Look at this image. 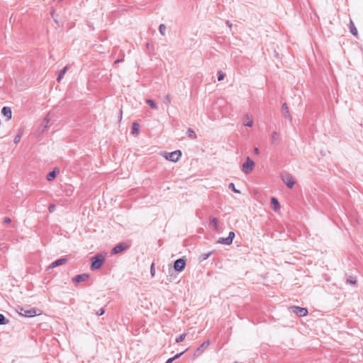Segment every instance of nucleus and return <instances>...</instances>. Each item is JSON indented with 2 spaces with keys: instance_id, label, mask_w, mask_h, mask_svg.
<instances>
[{
  "instance_id": "obj_1",
  "label": "nucleus",
  "mask_w": 363,
  "mask_h": 363,
  "mask_svg": "<svg viewBox=\"0 0 363 363\" xmlns=\"http://www.w3.org/2000/svg\"><path fill=\"white\" fill-rule=\"evenodd\" d=\"M105 261V257L101 254H98L92 257L91 269L96 270L100 269Z\"/></svg>"
},
{
  "instance_id": "obj_2",
  "label": "nucleus",
  "mask_w": 363,
  "mask_h": 363,
  "mask_svg": "<svg viewBox=\"0 0 363 363\" xmlns=\"http://www.w3.org/2000/svg\"><path fill=\"white\" fill-rule=\"evenodd\" d=\"M164 157L167 160L177 162L182 157V152L180 150H175L172 152H164Z\"/></svg>"
},
{
  "instance_id": "obj_3",
  "label": "nucleus",
  "mask_w": 363,
  "mask_h": 363,
  "mask_svg": "<svg viewBox=\"0 0 363 363\" xmlns=\"http://www.w3.org/2000/svg\"><path fill=\"white\" fill-rule=\"evenodd\" d=\"M281 179L288 188L292 189L296 184V181L291 174L285 172L281 174Z\"/></svg>"
},
{
  "instance_id": "obj_4",
  "label": "nucleus",
  "mask_w": 363,
  "mask_h": 363,
  "mask_svg": "<svg viewBox=\"0 0 363 363\" xmlns=\"http://www.w3.org/2000/svg\"><path fill=\"white\" fill-rule=\"evenodd\" d=\"M254 166L255 162L249 157H247L245 162L242 164V170L244 173L249 174L252 171Z\"/></svg>"
},
{
  "instance_id": "obj_5",
  "label": "nucleus",
  "mask_w": 363,
  "mask_h": 363,
  "mask_svg": "<svg viewBox=\"0 0 363 363\" xmlns=\"http://www.w3.org/2000/svg\"><path fill=\"white\" fill-rule=\"evenodd\" d=\"M235 233L233 231H230L227 238H220L217 243L225 245H230L233 242V239L235 238Z\"/></svg>"
},
{
  "instance_id": "obj_6",
  "label": "nucleus",
  "mask_w": 363,
  "mask_h": 363,
  "mask_svg": "<svg viewBox=\"0 0 363 363\" xmlns=\"http://www.w3.org/2000/svg\"><path fill=\"white\" fill-rule=\"evenodd\" d=\"M291 311L299 317H304L308 314V310L306 308H303L300 306H291L289 308Z\"/></svg>"
},
{
  "instance_id": "obj_7",
  "label": "nucleus",
  "mask_w": 363,
  "mask_h": 363,
  "mask_svg": "<svg viewBox=\"0 0 363 363\" xmlns=\"http://www.w3.org/2000/svg\"><path fill=\"white\" fill-rule=\"evenodd\" d=\"M186 266V261L183 258L177 259L174 263V269L177 272H182Z\"/></svg>"
},
{
  "instance_id": "obj_8",
  "label": "nucleus",
  "mask_w": 363,
  "mask_h": 363,
  "mask_svg": "<svg viewBox=\"0 0 363 363\" xmlns=\"http://www.w3.org/2000/svg\"><path fill=\"white\" fill-rule=\"evenodd\" d=\"M19 313L23 316L31 318V317H34L35 315H36V311L35 308L27 310L23 308H21Z\"/></svg>"
},
{
  "instance_id": "obj_9",
  "label": "nucleus",
  "mask_w": 363,
  "mask_h": 363,
  "mask_svg": "<svg viewBox=\"0 0 363 363\" xmlns=\"http://www.w3.org/2000/svg\"><path fill=\"white\" fill-rule=\"evenodd\" d=\"M129 248V245L126 243H120L116 245L111 250L112 254H118L123 250Z\"/></svg>"
},
{
  "instance_id": "obj_10",
  "label": "nucleus",
  "mask_w": 363,
  "mask_h": 363,
  "mask_svg": "<svg viewBox=\"0 0 363 363\" xmlns=\"http://www.w3.org/2000/svg\"><path fill=\"white\" fill-rule=\"evenodd\" d=\"M89 278V274H78V275L75 276L72 279V281H73V282H75V283H79V282L87 281Z\"/></svg>"
},
{
  "instance_id": "obj_11",
  "label": "nucleus",
  "mask_w": 363,
  "mask_h": 363,
  "mask_svg": "<svg viewBox=\"0 0 363 363\" xmlns=\"http://www.w3.org/2000/svg\"><path fill=\"white\" fill-rule=\"evenodd\" d=\"M279 143H280L279 134L276 131L272 132L271 134V143L273 145H277L279 144Z\"/></svg>"
},
{
  "instance_id": "obj_12",
  "label": "nucleus",
  "mask_w": 363,
  "mask_h": 363,
  "mask_svg": "<svg viewBox=\"0 0 363 363\" xmlns=\"http://www.w3.org/2000/svg\"><path fill=\"white\" fill-rule=\"evenodd\" d=\"M67 259L65 257L58 259L54 261L53 262H52L50 264V265L49 266V268H50V269L55 268L56 267H58L60 265L67 263Z\"/></svg>"
},
{
  "instance_id": "obj_13",
  "label": "nucleus",
  "mask_w": 363,
  "mask_h": 363,
  "mask_svg": "<svg viewBox=\"0 0 363 363\" xmlns=\"http://www.w3.org/2000/svg\"><path fill=\"white\" fill-rule=\"evenodd\" d=\"M1 113L6 118L7 120H10L12 117V111L11 108L8 106H4L1 109Z\"/></svg>"
},
{
  "instance_id": "obj_14",
  "label": "nucleus",
  "mask_w": 363,
  "mask_h": 363,
  "mask_svg": "<svg viewBox=\"0 0 363 363\" xmlns=\"http://www.w3.org/2000/svg\"><path fill=\"white\" fill-rule=\"evenodd\" d=\"M243 124L247 127H252L253 125V121L248 113H246L244 116Z\"/></svg>"
},
{
  "instance_id": "obj_15",
  "label": "nucleus",
  "mask_w": 363,
  "mask_h": 363,
  "mask_svg": "<svg viewBox=\"0 0 363 363\" xmlns=\"http://www.w3.org/2000/svg\"><path fill=\"white\" fill-rule=\"evenodd\" d=\"M349 28H350V33L354 36L357 37V35H358L357 29L354 22L352 21V19L350 20Z\"/></svg>"
},
{
  "instance_id": "obj_16",
  "label": "nucleus",
  "mask_w": 363,
  "mask_h": 363,
  "mask_svg": "<svg viewBox=\"0 0 363 363\" xmlns=\"http://www.w3.org/2000/svg\"><path fill=\"white\" fill-rule=\"evenodd\" d=\"M282 110L284 111V117L285 118H288L289 119L290 121L292 120V118H291V116L289 113V108H288V106L286 103L283 104L282 105Z\"/></svg>"
},
{
  "instance_id": "obj_17",
  "label": "nucleus",
  "mask_w": 363,
  "mask_h": 363,
  "mask_svg": "<svg viewBox=\"0 0 363 363\" xmlns=\"http://www.w3.org/2000/svg\"><path fill=\"white\" fill-rule=\"evenodd\" d=\"M68 67L66 66L63 69H62L59 74H58V76H57V80L58 82H60L61 79L63 78L64 75L65 74L67 70Z\"/></svg>"
},
{
  "instance_id": "obj_18",
  "label": "nucleus",
  "mask_w": 363,
  "mask_h": 363,
  "mask_svg": "<svg viewBox=\"0 0 363 363\" xmlns=\"http://www.w3.org/2000/svg\"><path fill=\"white\" fill-rule=\"evenodd\" d=\"M271 203L273 205L274 210H275V211H277V209H279L280 208V205H279L278 200L274 197H272L271 199Z\"/></svg>"
},
{
  "instance_id": "obj_19",
  "label": "nucleus",
  "mask_w": 363,
  "mask_h": 363,
  "mask_svg": "<svg viewBox=\"0 0 363 363\" xmlns=\"http://www.w3.org/2000/svg\"><path fill=\"white\" fill-rule=\"evenodd\" d=\"M187 350L179 353V354H177L176 355H174L173 357H171V358H169L165 363H172V362L178 358H179Z\"/></svg>"
},
{
  "instance_id": "obj_20",
  "label": "nucleus",
  "mask_w": 363,
  "mask_h": 363,
  "mask_svg": "<svg viewBox=\"0 0 363 363\" xmlns=\"http://www.w3.org/2000/svg\"><path fill=\"white\" fill-rule=\"evenodd\" d=\"M210 223L213 226V228L215 230H218V220L215 217H211L210 218Z\"/></svg>"
},
{
  "instance_id": "obj_21",
  "label": "nucleus",
  "mask_w": 363,
  "mask_h": 363,
  "mask_svg": "<svg viewBox=\"0 0 363 363\" xmlns=\"http://www.w3.org/2000/svg\"><path fill=\"white\" fill-rule=\"evenodd\" d=\"M139 133V125L134 122L132 125V133L133 135H138Z\"/></svg>"
},
{
  "instance_id": "obj_22",
  "label": "nucleus",
  "mask_w": 363,
  "mask_h": 363,
  "mask_svg": "<svg viewBox=\"0 0 363 363\" xmlns=\"http://www.w3.org/2000/svg\"><path fill=\"white\" fill-rule=\"evenodd\" d=\"M22 135H23V130L21 129H20L18 130V133H17V135L14 138L13 142H14L15 144H17V143H18L20 142V140L21 139V137H22Z\"/></svg>"
},
{
  "instance_id": "obj_23",
  "label": "nucleus",
  "mask_w": 363,
  "mask_h": 363,
  "mask_svg": "<svg viewBox=\"0 0 363 363\" xmlns=\"http://www.w3.org/2000/svg\"><path fill=\"white\" fill-rule=\"evenodd\" d=\"M56 177V172L55 170H52L51 172H50L48 174H47V180L48 181H52Z\"/></svg>"
},
{
  "instance_id": "obj_24",
  "label": "nucleus",
  "mask_w": 363,
  "mask_h": 363,
  "mask_svg": "<svg viewBox=\"0 0 363 363\" xmlns=\"http://www.w3.org/2000/svg\"><path fill=\"white\" fill-rule=\"evenodd\" d=\"M213 254V252H209L208 253H203L200 255L199 259L201 262L206 260L211 255Z\"/></svg>"
},
{
  "instance_id": "obj_25",
  "label": "nucleus",
  "mask_w": 363,
  "mask_h": 363,
  "mask_svg": "<svg viewBox=\"0 0 363 363\" xmlns=\"http://www.w3.org/2000/svg\"><path fill=\"white\" fill-rule=\"evenodd\" d=\"M145 102L152 108L154 109H157L158 106L156 104V103L152 100V99H147Z\"/></svg>"
},
{
  "instance_id": "obj_26",
  "label": "nucleus",
  "mask_w": 363,
  "mask_h": 363,
  "mask_svg": "<svg viewBox=\"0 0 363 363\" xmlns=\"http://www.w3.org/2000/svg\"><path fill=\"white\" fill-rule=\"evenodd\" d=\"M188 136L191 139H196V134L195 132L191 129L189 128L187 130Z\"/></svg>"
},
{
  "instance_id": "obj_27",
  "label": "nucleus",
  "mask_w": 363,
  "mask_h": 363,
  "mask_svg": "<svg viewBox=\"0 0 363 363\" xmlns=\"http://www.w3.org/2000/svg\"><path fill=\"white\" fill-rule=\"evenodd\" d=\"M186 335H187L186 333H183V334H182V335H180L179 336H178V337L176 338V340H175L176 342H177V343H180V342H182V341H184V339H185V337H186Z\"/></svg>"
},
{
  "instance_id": "obj_28",
  "label": "nucleus",
  "mask_w": 363,
  "mask_h": 363,
  "mask_svg": "<svg viewBox=\"0 0 363 363\" xmlns=\"http://www.w3.org/2000/svg\"><path fill=\"white\" fill-rule=\"evenodd\" d=\"M228 188L236 194H240V191L235 188L234 183L231 182L228 185Z\"/></svg>"
},
{
  "instance_id": "obj_29",
  "label": "nucleus",
  "mask_w": 363,
  "mask_h": 363,
  "mask_svg": "<svg viewBox=\"0 0 363 363\" xmlns=\"http://www.w3.org/2000/svg\"><path fill=\"white\" fill-rule=\"evenodd\" d=\"M9 323V320H7L3 314L0 313V325H5Z\"/></svg>"
},
{
  "instance_id": "obj_30",
  "label": "nucleus",
  "mask_w": 363,
  "mask_h": 363,
  "mask_svg": "<svg viewBox=\"0 0 363 363\" xmlns=\"http://www.w3.org/2000/svg\"><path fill=\"white\" fill-rule=\"evenodd\" d=\"M159 31L161 35H164L166 32V26L164 24H160L159 26Z\"/></svg>"
},
{
  "instance_id": "obj_31",
  "label": "nucleus",
  "mask_w": 363,
  "mask_h": 363,
  "mask_svg": "<svg viewBox=\"0 0 363 363\" xmlns=\"http://www.w3.org/2000/svg\"><path fill=\"white\" fill-rule=\"evenodd\" d=\"M209 344H210V341H209V340H206V341L203 342L201 345V346H200V347L199 348V350H200V349H201V350H204V349H206V348L209 345Z\"/></svg>"
},
{
  "instance_id": "obj_32",
  "label": "nucleus",
  "mask_w": 363,
  "mask_h": 363,
  "mask_svg": "<svg viewBox=\"0 0 363 363\" xmlns=\"http://www.w3.org/2000/svg\"><path fill=\"white\" fill-rule=\"evenodd\" d=\"M164 102L167 106L171 103V96L169 94H167L164 96Z\"/></svg>"
},
{
  "instance_id": "obj_33",
  "label": "nucleus",
  "mask_w": 363,
  "mask_h": 363,
  "mask_svg": "<svg viewBox=\"0 0 363 363\" xmlns=\"http://www.w3.org/2000/svg\"><path fill=\"white\" fill-rule=\"evenodd\" d=\"M225 77V74L222 72H218V81H222L223 79H224Z\"/></svg>"
},
{
  "instance_id": "obj_34",
  "label": "nucleus",
  "mask_w": 363,
  "mask_h": 363,
  "mask_svg": "<svg viewBox=\"0 0 363 363\" xmlns=\"http://www.w3.org/2000/svg\"><path fill=\"white\" fill-rule=\"evenodd\" d=\"M347 283H350L351 284H356V279L352 277H349L347 279Z\"/></svg>"
},
{
  "instance_id": "obj_35",
  "label": "nucleus",
  "mask_w": 363,
  "mask_h": 363,
  "mask_svg": "<svg viewBox=\"0 0 363 363\" xmlns=\"http://www.w3.org/2000/svg\"><path fill=\"white\" fill-rule=\"evenodd\" d=\"M155 264H154V263H152L150 267V274H151L152 277L155 276Z\"/></svg>"
},
{
  "instance_id": "obj_36",
  "label": "nucleus",
  "mask_w": 363,
  "mask_h": 363,
  "mask_svg": "<svg viewBox=\"0 0 363 363\" xmlns=\"http://www.w3.org/2000/svg\"><path fill=\"white\" fill-rule=\"evenodd\" d=\"M104 313H105V310H104V308H100V309L96 312V315H97L98 316H101V315H102L103 314H104Z\"/></svg>"
},
{
  "instance_id": "obj_37",
  "label": "nucleus",
  "mask_w": 363,
  "mask_h": 363,
  "mask_svg": "<svg viewBox=\"0 0 363 363\" xmlns=\"http://www.w3.org/2000/svg\"><path fill=\"white\" fill-rule=\"evenodd\" d=\"M55 209V204H50L48 207V210L50 213H52Z\"/></svg>"
},
{
  "instance_id": "obj_38",
  "label": "nucleus",
  "mask_w": 363,
  "mask_h": 363,
  "mask_svg": "<svg viewBox=\"0 0 363 363\" xmlns=\"http://www.w3.org/2000/svg\"><path fill=\"white\" fill-rule=\"evenodd\" d=\"M4 223L6 224H9L11 223V219L8 217H6L4 220Z\"/></svg>"
},
{
  "instance_id": "obj_39",
  "label": "nucleus",
  "mask_w": 363,
  "mask_h": 363,
  "mask_svg": "<svg viewBox=\"0 0 363 363\" xmlns=\"http://www.w3.org/2000/svg\"><path fill=\"white\" fill-rule=\"evenodd\" d=\"M123 61V58H120V59H118L116 60L115 62H114V64H118V63H120L121 62Z\"/></svg>"
},
{
  "instance_id": "obj_40",
  "label": "nucleus",
  "mask_w": 363,
  "mask_h": 363,
  "mask_svg": "<svg viewBox=\"0 0 363 363\" xmlns=\"http://www.w3.org/2000/svg\"><path fill=\"white\" fill-rule=\"evenodd\" d=\"M254 153L256 154V155H259V150L258 147H255L254 148Z\"/></svg>"
},
{
  "instance_id": "obj_41",
  "label": "nucleus",
  "mask_w": 363,
  "mask_h": 363,
  "mask_svg": "<svg viewBox=\"0 0 363 363\" xmlns=\"http://www.w3.org/2000/svg\"><path fill=\"white\" fill-rule=\"evenodd\" d=\"M226 24L228 26V27H230V28L232 27V23L229 21H226Z\"/></svg>"
},
{
  "instance_id": "obj_42",
  "label": "nucleus",
  "mask_w": 363,
  "mask_h": 363,
  "mask_svg": "<svg viewBox=\"0 0 363 363\" xmlns=\"http://www.w3.org/2000/svg\"><path fill=\"white\" fill-rule=\"evenodd\" d=\"M47 123H49V119L48 117L45 118V120H44Z\"/></svg>"
}]
</instances>
